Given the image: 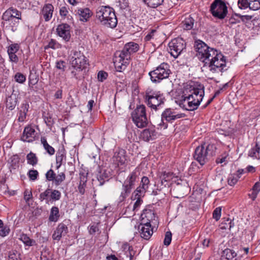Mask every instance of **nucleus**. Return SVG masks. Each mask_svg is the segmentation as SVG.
<instances>
[{
	"instance_id": "f257e3e1",
	"label": "nucleus",
	"mask_w": 260,
	"mask_h": 260,
	"mask_svg": "<svg viewBox=\"0 0 260 260\" xmlns=\"http://www.w3.org/2000/svg\"><path fill=\"white\" fill-rule=\"evenodd\" d=\"M204 95V86L192 83L185 86L182 95L176 102L181 108L187 111H194L198 109Z\"/></svg>"
},
{
	"instance_id": "f03ea898",
	"label": "nucleus",
	"mask_w": 260,
	"mask_h": 260,
	"mask_svg": "<svg viewBox=\"0 0 260 260\" xmlns=\"http://www.w3.org/2000/svg\"><path fill=\"white\" fill-rule=\"evenodd\" d=\"M139 49V45L134 42L126 44L122 50L116 52L113 59V62L117 71L124 70L129 63L131 54L136 52Z\"/></svg>"
},
{
	"instance_id": "7ed1b4c3",
	"label": "nucleus",
	"mask_w": 260,
	"mask_h": 260,
	"mask_svg": "<svg viewBox=\"0 0 260 260\" xmlns=\"http://www.w3.org/2000/svg\"><path fill=\"white\" fill-rule=\"evenodd\" d=\"M95 17L98 22L106 27L114 28L117 24V19L113 8L109 6H101L95 11Z\"/></svg>"
},
{
	"instance_id": "20e7f679",
	"label": "nucleus",
	"mask_w": 260,
	"mask_h": 260,
	"mask_svg": "<svg viewBox=\"0 0 260 260\" xmlns=\"http://www.w3.org/2000/svg\"><path fill=\"white\" fill-rule=\"evenodd\" d=\"M216 150V147L214 144H210L206 146L201 145L196 148L193 157L201 166H203L215 155Z\"/></svg>"
},
{
	"instance_id": "39448f33",
	"label": "nucleus",
	"mask_w": 260,
	"mask_h": 260,
	"mask_svg": "<svg viewBox=\"0 0 260 260\" xmlns=\"http://www.w3.org/2000/svg\"><path fill=\"white\" fill-rule=\"evenodd\" d=\"M139 175V169L136 168L129 174L125 180L122 184V191L118 199V202L119 203L125 201L126 198L128 197L136 183L138 181Z\"/></svg>"
},
{
	"instance_id": "423d86ee",
	"label": "nucleus",
	"mask_w": 260,
	"mask_h": 260,
	"mask_svg": "<svg viewBox=\"0 0 260 260\" xmlns=\"http://www.w3.org/2000/svg\"><path fill=\"white\" fill-rule=\"evenodd\" d=\"M194 48L197 52V56L199 60L206 63L213 57L216 49L209 47L203 41L198 40L194 42Z\"/></svg>"
},
{
	"instance_id": "0eeeda50",
	"label": "nucleus",
	"mask_w": 260,
	"mask_h": 260,
	"mask_svg": "<svg viewBox=\"0 0 260 260\" xmlns=\"http://www.w3.org/2000/svg\"><path fill=\"white\" fill-rule=\"evenodd\" d=\"M206 64L208 66L210 71L212 73L223 72L227 70L225 68V57L218 50H216L214 55L207 61Z\"/></svg>"
},
{
	"instance_id": "6e6552de",
	"label": "nucleus",
	"mask_w": 260,
	"mask_h": 260,
	"mask_svg": "<svg viewBox=\"0 0 260 260\" xmlns=\"http://www.w3.org/2000/svg\"><path fill=\"white\" fill-rule=\"evenodd\" d=\"M145 99L148 107L155 111L161 109L165 101L162 94L152 90L146 91Z\"/></svg>"
},
{
	"instance_id": "1a4fd4ad",
	"label": "nucleus",
	"mask_w": 260,
	"mask_h": 260,
	"mask_svg": "<svg viewBox=\"0 0 260 260\" xmlns=\"http://www.w3.org/2000/svg\"><path fill=\"white\" fill-rule=\"evenodd\" d=\"M171 73L168 63L163 62L155 70L149 73L151 80L154 83H158L161 80L169 77Z\"/></svg>"
},
{
	"instance_id": "9d476101",
	"label": "nucleus",
	"mask_w": 260,
	"mask_h": 260,
	"mask_svg": "<svg viewBox=\"0 0 260 260\" xmlns=\"http://www.w3.org/2000/svg\"><path fill=\"white\" fill-rule=\"evenodd\" d=\"M183 116V114L177 113L173 109L171 108L166 109L161 114V121L158 124V126L161 128L166 129L168 126V122L172 123L175 120L182 118Z\"/></svg>"
},
{
	"instance_id": "9b49d317",
	"label": "nucleus",
	"mask_w": 260,
	"mask_h": 260,
	"mask_svg": "<svg viewBox=\"0 0 260 260\" xmlns=\"http://www.w3.org/2000/svg\"><path fill=\"white\" fill-rule=\"evenodd\" d=\"M210 11L212 15L219 19H223L228 14V7L222 0H214L210 6Z\"/></svg>"
},
{
	"instance_id": "f8f14e48",
	"label": "nucleus",
	"mask_w": 260,
	"mask_h": 260,
	"mask_svg": "<svg viewBox=\"0 0 260 260\" xmlns=\"http://www.w3.org/2000/svg\"><path fill=\"white\" fill-rule=\"evenodd\" d=\"M168 47L171 55L176 58L185 49V42L181 38H175L169 43Z\"/></svg>"
},
{
	"instance_id": "ddd939ff",
	"label": "nucleus",
	"mask_w": 260,
	"mask_h": 260,
	"mask_svg": "<svg viewBox=\"0 0 260 260\" xmlns=\"http://www.w3.org/2000/svg\"><path fill=\"white\" fill-rule=\"evenodd\" d=\"M70 62L74 69L82 71L87 65V60L82 53L78 51H74Z\"/></svg>"
},
{
	"instance_id": "4468645a",
	"label": "nucleus",
	"mask_w": 260,
	"mask_h": 260,
	"mask_svg": "<svg viewBox=\"0 0 260 260\" xmlns=\"http://www.w3.org/2000/svg\"><path fill=\"white\" fill-rule=\"evenodd\" d=\"M71 31V27L67 23L59 24L56 28L57 35L66 42H69L70 40Z\"/></svg>"
},
{
	"instance_id": "2eb2a0df",
	"label": "nucleus",
	"mask_w": 260,
	"mask_h": 260,
	"mask_svg": "<svg viewBox=\"0 0 260 260\" xmlns=\"http://www.w3.org/2000/svg\"><path fill=\"white\" fill-rule=\"evenodd\" d=\"M125 161V151L122 149L117 150L112 158V161L115 167L118 168L119 166L124 165Z\"/></svg>"
},
{
	"instance_id": "dca6fc26",
	"label": "nucleus",
	"mask_w": 260,
	"mask_h": 260,
	"mask_svg": "<svg viewBox=\"0 0 260 260\" xmlns=\"http://www.w3.org/2000/svg\"><path fill=\"white\" fill-rule=\"evenodd\" d=\"M155 215L153 211L149 209H145L141 215V222L143 224H155L157 220L155 219Z\"/></svg>"
},
{
	"instance_id": "f3484780",
	"label": "nucleus",
	"mask_w": 260,
	"mask_h": 260,
	"mask_svg": "<svg viewBox=\"0 0 260 260\" xmlns=\"http://www.w3.org/2000/svg\"><path fill=\"white\" fill-rule=\"evenodd\" d=\"M36 137V131L31 125L24 127L21 140L24 142H32Z\"/></svg>"
},
{
	"instance_id": "a211bd4d",
	"label": "nucleus",
	"mask_w": 260,
	"mask_h": 260,
	"mask_svg": "<svg viewBox=\"0 0 260 260\" xmlns=\"http://www.w3.org/2000/svg\"><path fill=\"white\" fill-rule=\"evenodd\" d=\"M68 233V228L64 223H59L54 231L52 238L54 240L59 241L62 236H65Z\"/></svg>"
},
{
	"instance_id": "6ab92c4d",
	"label": "nucleus",
	"mask_w": 260,
	"mask_h": 260,
	"mask_svg": "<svg viewBox=\"0 0 260 260\" xmlns=\"http://www.w3.org/2000/svg\"><path fill=\"white\" fill-rule=\"evenodd\" d=\"M75 12L80 21L83 22H87L93 15L92 12L88 8H79Z\"/></svg>"
},
{
	"instance_id": "aec40b11",
	"label": "nucleus",
	"mask_w": 260,
	"mask_h": 260,
	"mask_svg": "<svg viewBox=\"0 0 260 260\" xmlns=\"http://www.w3.org/2000/svg\"><path fill=\"white\" fill-rule=\"evenodd\" d=\"M139 229L141 237L146 240L149 239L153 233L151 224H144L141 223L139 226Z\"/></svg>"
},
{
	"instance_id": "412c9836",
	"label": "nucleus",
	"mask_w": 260,
	"mask_h": 260,
	"mask_svg": "<svg viewBox=\"0 0 260 260\" xmlns=\"http://www.w3.org/2000/svg\"><path fill=\"white\" fill-rule=\"evenodd\" d=\"M157 133L154 127H151L144 129L140 134V138L144 141L149 142L156 138Z\"/></svg>"
},
{
	"instance_id": "4be33fe9",
	"label": "nucleus",
	"mask_w": 260,
	"mask_h": 260,
	"mask_svg": "<svg viewBox=\"0 0 260 260\" xmlns=\"http://www.w3.org/2000/svg\"><path fill=\"white\" fill-rule=\"evenodd\" d=\"M54 7L52 4H45L41 11V15L43 17L46 22L49 21L52 17Z\"/></svg>"
},
{
	"instance_id": "5701e85b",
	"label": "nucleus",
	"mask_w": 260,
	"mask_h": 260,
	"mask_svg": "<svg viewBox=\"0 0 260 260\" xmlns=\"http://www.w3.org/2000/svg\"><path fill=\"white\" fill-rule=\"evenodd\" d=\"M79 183L78 186L79 192L81 194H84L85 191L86 182L87 181V174L84 173H80L79 174Z\"/></svg>"
},
{
	"instance_id": "b1692460",
	"label": "nucleus",
	"mask_w": 260,
	"mask_h": 260,
	"mask_svg": "<svg viewBox=\"0 0 260 260\" xmlns=\"http://www.w3.org/2000/svg\"><path fill=\"white\" fill-rule=\"evenodd\" d=\"M29 105L27 103H23L22 104L20 110L19 112V115L18 120L19 122H22L24 121L26 119L27 113L28 111Z\"/></svg>"
},
{
	"instance_id": "393cba45",
	"label": "nucleus",
	"mask_w": 260,
	"mask_h": 260,
	"mask_svg": "<svg viewBox=\"0 0 260 260\" xmlns=\"http://www.w3.org/2000/svg\"><path fill=\"white\" fill-rule=\"evenodd\" d=\"M17 104V99L16 95L13 93L10 96H9L6 100V105L7 108L10 110H13Z\"/></svg>"
},
{
	"instance_id": "a878e982",
	"label": "nucleus",
	"mask_w": 260,
	"mask_h": 260,
	"mask_svg": "<svg viewBox=\"0 0 260 260\" xmlns=\"http://www.w3.org/2000/svg\"><path fill=\"white\" fill-rule=\"evenodd\" d=\"M194 23V19L190 16H188L182 21L181 27L185 30H190L193 28Z\"/></svg>"
},
{
	"instance_id": "bb28decb",
	"label": "nucleus",
	"mask_w": 260,
	"mask_h": 260,
	"mask_svg": "<svg viewBox=\"0 0 260 260\" xmlns=\"http://www.w3.org/2000/svg\"><path fill=\"white\" fill-rule=\"evenodd\" d=\"M110 177V172L106 170H101L97 175V179L99 182L100 185H103L104 183L108 181Z\"/></svg>"
},
{
	"instance_id": "cd10ccee",
	"label": "nucleus",
	"mask_w": 260,
	"mask_h": 260,
	"mask_svg": "<svg viewBox=\"0 0 260 260\" xmlns=\"http://www.w3.org/2000/svg\"><path fill=\"white\" fill-rule=\"evenodd\" d=\"M134 116L147 117L145 106L143 105L137 106L136 109L132 113V117Z\"/></svg>"
},
{
	"instance_id": "c85d7f7f",
	"label": "nucleus",
	"mask_w": 260,
	"mask_h": 260,
	"mask_svg": "<svg viewBox=\"0 0 260 260\" xmlns=\"http://www.w3.org/2000/svg\"><path fill=\"white\" fill-rule=\"evenodd\" d=\"M133 121L139 128H143L147 126L148 119L147 117H132Z\"/></svg>"
},
{
	"instance_id": "c756f323",
	"label": "nucleus",
	"mask_w": 260,
	"mask_h": 260,
	"mask_svg": "<svg viewBox=\"0 0 260 260\" xmlns=\"http://www.w3.org/2000/svg\"><path fill=\"white\" fill-rule=\"evenodd\" d=\"M60 216L59 209L58 207L54 206L51 209L50 214L49 217V220L50 221L56 222Z\"/></svg>"
},
{
	"instance_id": "7c9ffc66",
	"label": "nucleus",
	"mask_w": 260,
	"mask_h": 260,
	"mask_svg": "<svg viewBox=\"0 0 260 260\" xmlns=\"http://www.w3.org/2000/svg\"><path fill=\"white\" fill-rule=\"evenodd\" d=\"M66 158V153L64 149L59 150L56 154V168L58 169Z\"/></svg>"
},
{
	"instance_id": "2f4dec72",
	"label": "nucleus",
	"mask_w": 260,
	"mask_h": 260,
	"mask_svg": "<svg viewBox=\"0 0 260 260\" xmlns=\"http://www.w3.org/2000/svg\"><path fill=\"white\" fill-rule=\"evenodd\" d=\"M41 142L43 145L44 149L49 154L52 155L54 154L55 149L48 143L45 137H41Z\"/></svg>"
},
{
	"instance_id": "473e14b6",
	"label": "nucleus",
	"mask_w": 260,
	"mask_h": 260,
	"mask_svg": "<svg viewBox=\"0 0 260 260\" xmlns=\"http://www.w3.org/2000/svg\"><path fill=\"white\" fill-rule=\"evenodd\" d=\"M50 194V188H48L40 194L39 199L41 202L45 201L46 204H48L51 202Z\"/></svg>"
},
{
	"instance_id": "72a5a7b5",
	"label": "nucleus",
	"mask_w": 260,
	"mask_h": 260,
	"mask_svg": "<svg viewBox=\"0 0 260 260\" xmlns=\"http://www.w3.org/2000/svg\"><path fill=\"white\" fill-rule=\"evenodd\" d=\"M143 3L149 7L156 8L161 5L164 0H142Z\"/></svg>"
},
{
	"instance_id": "f704fd0d",
	"label": "nucleus",
	"mask_w": 260,
	"mask_h": 260,
	"mask_svg": "<svg viewBox=\"0 0 260 260\" xmlns=\"http://www.w3.org/2000/svg\"><path fill=\"white\" fill-rule=\"evenodd\" d=\"M19 239L26 246H31L36 244L35 241L31 239L26 234H22Z\"/></svg>"
},
{
	"instance_id": "c9c22d12",
	"label": "nucleus",
	"mask_w": 260,
	"mask_h": 260,
	"mask_svg": "<svg viewBox=\"0 0 260 260\" xmlns=\"http://www.w3.org/2000/svg\"><path fill=\"white\" fill-rule=\"evenodd\" d=\"M50 200L51 202H56L59 201L61 197L60 191L57 189L50 188Z\"/></svg>"
},
{
	"instance_id": "e433bc0d",
	"label": "nucleus",
	"mask_w": 260,
	"mask_h": 260,
	"mask_svg": "<svg viewBox=\"0 0 260 260\" xmlns=\"http://www.w3.org/2000/svg\"><path fill=\"white\" fill-rule=\"evenodd\" d=\"M66 178V176L65 173L64 172H60L57 175H56V177H55L53 182L54 183L55 186H59L65 180Z\"/></svg>"
},
{
	"instance_id": "4c0bfd02",
	"label": "nucleus",
	"mask_w": 260,
	"mask_h": 260,
	"mask_svg": "<svg viewBox=\"0 0 260 260\" xmlns=\"http://www.w3.org/2000/svg\"><path fill=\"white\" fill-rule=\"evenodd\" d=\"M61 48V44H60L56 40L52 39H51L50 41L48 42V45L44 47L45 50L48 48H51L52 49L55 50L60 49Z\"/></svg>"
},
{
	"instance_id": "58836bf2",
	"label": "nucleus",
	"mask_w": 260,
	"mask_h": 260,
	"mask_svg": "<svg viewBox=\"0 0 260 260\" xmlns=\"http://www.w3.org/2000/svg\"><path fill=\"white\" fill-rule=\"evenodd\" d=\"M9 9L11 10V14H13V16L12 17L13 21H15L17 24H18L19 20L21 19V12L13 7L10 8Z\"/></svg>"
},
{
	"instance_id": "ea45409f",
	"label": "nucleus",
	"mask_w": 260,
	"mask_h": 260,
	"mask_svg": "<svg viewBox=\"0 0 260 260\" xmlns=\"http://www.w3.org/2000/svg\"><path fill=\"white\" fill-rule=\"evenodd\" d=\"M186 186H181L179 184H176V185L173 188V190L177 192L178 193V195L180 196L177 197V198L183 197L186 193Z\"/></svg>"
},
{
	"instance_id": "a19ab883",
	"label": "nucleus",
	"mask_w": 260,
	"mask_h": 260,
	"mask_svg": "<svg viewBox=\"0 0 260 260\" xmlns=\"http://www.w3.org/2000/svg\"><path fill=\"white\" fill-rule=\"evenodd\" d=\"M27 163L32 166L36 165L38 162V158L36 154L30 152L26 156Z\"/></svg>"
},
{
	"instance_id": "79ce46f5",
	"label": "nucleus",
	"mask_w": 260,
	"mask_h": 260,
	"mask_svg": "<svg viewBox=\"0 0 260 260\" xmlns=\"http://www.w3.org/2000/svg\"><path fill=\"white\" fill-rule=\"evenodd\" d=\"M123 248L125 250V254L126 256L129 257V260H133L135 252L133 250L132 247L126 244L123 245Z\"/></svg>"
},
{
	"instance_id": "37998d69",
	"label": "nucleus",
	"mask_w": 260,
	"mask_h": 260,
	"mask_svg": "<svg viewBox=\"0 0 260 260\" xmlns=\"http://www.w3.org/2000/svg\"><path fill=\"white\" fill-rule=\"evenodd\" d=\"M240 178V176L235 173L230 175L228 179V184L230 186H234Z\"/></svg>"
},
{
	"instance_id": "c03bdc74",
	"label": "nucleus",
	"mask_w": 260,
	"mask_h": 260,
	"mask_svg": "<svg viewBox=\"0 0 260 260\" xmlns=\"http://www.w3.org/2000/svg\"><path fill=\"white\" fill-rule=\"evenodd\" d=\"M13 14H11V10L9 9L7 10L3 15L2 19L4 21L6 22H8L10 23V22H13V20L12 19Z\"/></svg>"
},
{
	"instance_id": "a18cd8bd",
	"label": "nucleus",
	"mask_w": 260,
	"mask_h": 260,
	"mask_svg": "<svg viewBox=\"0 0 260 260\" xmlns=\"http://www.w3.org/2000/svg\"><path fill=\"white\" fill-rule=\"evenodd\" d=\"M19 159L17 156H13L11 158L10 170H15L19 167Z\"/></svg>"
},
{
	"instance_id": "49530a36",
	"label": "nucleus",
	"mask_w": 260,
	"mask_h": 260,
	"mask_svg": "<svg viewBox=\"0 0 260 260\" xmlns=\"http://www.w3.org/2000/svg\"><path fill=\"white\" fill-rule=\"evenodd\" d=\"M249 8L250 10L256 11L260 9L259 0H249Z\"/></svg>"
},
{
	"instance_id": "de8ad7c7",
	"label": "nucleus",
	"mask_w": 260,
	"mask_h": 260,
	"mask_svg": "<svg viewBox=\"0 0 260 260\" xmlns=\"http://www.w3.org/2000/svg\"><path fill=\"white\" fill-rule=\"evenodd\" d=\"M8 260H21L20 254L16 250H12L9 253Z\"/></svg>"
},
{
	"instance_id": "09e8293b",
	"label": "nucleus",
	"mask_w": 260,
	"mask_h": 260,
	"mask_svg": "<svg viewBox=\"0 0 260 260\" xmlns=\"http://www.w3.org/2000/svg\"><path fill=\"white\" fill-rule=\"evenodd\" d=\"M150 184V181L147 177L144 176L142 178L140 185L141 187L143 188V191L144 190H147L149 187V185Z\"/></svg>"
},
{
	"instance_id": "8fccbe9b",
	"label": "nucleus",
	"mask_w": 260,
	"mask_h": 260,
	"mask_svg": "<svg viewBox=\"0 0 260 260\" xmlns=\"http://www.w3.org/2000/svg\"><path fill=\"white\" fill-rule=\"evenodd\" d=\"M14 78L16 82L20 84L23 83L26 81V76L21 73H17Z\"/></svg>"
},
{
	"instance_id": "3c124183",
	"label": "nucleus",
	"mask_w": 260,
	"mask_h": 260,
	"mask_svg": "<svg viewBox=\"0 0 260 260\" xmlns=\"http://www.w3.org/2000/svg\"><path fill=\"white\" fill-rule=\"evenodd\" d=\"M20 46L17 43L12 44L10 45L7 50L8 54L9 53H16L19 50Z\"/></svg>"
},
{
	"instance_id": "603ef678",
	"label": "nucleus",
	"mask_w": 260,
	"mask_h": 260,
	"mask_svg": "<svg viewBox=\"0 0 260 260\" xmlns=\"http://www.w3.org/2000/svg\"><path fill=\"white\" fill-rule=\"evenodd\" d=\"M135 199H137V201L135 202L132 208L133 211L134 212L133 215H134L135 213L139 210L143 202L142 200L140 197H135Z\"/></svg>"
},
{
	"instance_id": "864d4df0",
	"label": "nucleus",
	"mask_w": 260,
	"mask_h": 260,
	"mask_svg": "<svg viewBox=\"0 0 260 260\" xmlns=\"http://www.w3.org/2000/svg\"><path fill=\"white\" fill-rule=\"evenodd\" d=\"M10 232V229L9 226L8 225H3V227L1 228L0 230V236L2 237H4L9 235Z\"/></svg>"
},
{
	"instance_id": "5fc2aeb1",
	"label": "nucleus",
	"mask_w": 260,
	"mask_h": 260,
	"mask_svg": "<svg viewBox=\"0 0 260 260\" xmlns=\"http://www.w3.org/2000/svg\"><path fill=\"white\" fill-rule=\"evenodd\" d=\"M46 179L49 181H53L55 177H56V173L52 169H50L45 174Z\"/></svg>"
},
{
	"instance_id": "6e6d98bb",
	"label": "nucleus",
	"mask_w": 260,
	"mask_h": 260,
	"mask_svg": "<svg viewBox=\"0 0 260 260\" xmlns=\"http://www.w3.org/2000/svg\"><path fill=\"white\" fill-rule=\"evenodd\" d=\"M171 177L172 174L171 173H167L166 172H164L160 176L161 184H164V181L167 182L169 180H170L171 178Z\"/></svg>"
},
{
	"instance_id": "4d7b16f0",
	"label": "nucleus",
	"mask_w": 260,
	"mask_h": 260,
	"mask_svg": "<svg viewBox=\"0 0 260 260\" xmlns=\"http://www.w3.org/2000/svg\"><path fill=\"white\" fill-rule=\"evenodd\" d=\"M172 233L171 232L168 231L166 233L165 239L164 240V244L165 245L169 246L172 241Z\"/></svg>"
},
{
	"instance_id": "13d9d810",
	"label": "nucleus",
	"mask_w": 260,
	"mask_h": 260,
	"mask_svg": "<svg viewBox=\"0 0 260 260\" xmlns=\"http://www.w3.org/2000/svg\"><path fill=\"white\" fill-rule=\"evenodd\" d=\"M249 2L248 0H238V7L241 9H245L249 8Z\"/></svg>"
},
{
	"instance_id": "bf43d9fd",
	"label": "nucleus",
	"mask_w": 260,
	"mask_h": 260,
	"mask_svg": "<svg viewBox=\"0 0 260 260\" xmlns=\"http://www.w3.org/2000/svg\"><path fill=\"white\" fill-rule=\"evenodd\" d=\"M221 208L219 207L215 209L213 212V218L218 221L221 216Z\"/></svg>"
},
{
	"instance_id": "052dcab7",
	"label": "nucleus",
	"mask_w": 260,
	"mask_h": 260,
	"mask_svg": "<svg viewBox=\"0 0 260 260\" xmlns=\"http://www.w3.org/2000/svg\"><path fill=\"white\" fill-rule=\"evenodd\" d=\"M55 67L57 69L64 72L66 68V63L64 61L60 60L56 62Z\"/></svg>"
},
{
	"instance_id": "680f3d73",
	"label": "nucleus",
	"mask_w": 260,
	"mask_h": 260,
	"mask_svg": "<svg viewBox=\"0 0 260 260\" xmlns=\"http://www.w3.org/2000/svg\"><path fill=\"white\" fill-rule=\"evenodd\" d=\"M38 172L35 170H30L28 173V177L31 180H36L38 176Z\"/></svg>"
},
{
	"instance_id": "e2e57ef3",
	"label": "nucleus",
	"mask_w": 260,
	"mask_h": 260,
	"mask_svg": "<svg viewBox=\"0 0 260 260\" xmlns=\"http://www.w3.org/2000/svg\"><path fill=\"white\" fill-rule=\"evenodd\" d=\"M143 188L141 187V186L140 185L137 188L136 190L134 191V193L135 194V196L136 197H140L144 194L146 190H144L143 191Z\"/></svg>"
},
{
	"instance_id": "0e129e2a",
	"label": "nucleus",
	"mask_w": 260,
	"mask_h": 260,
	"mask_svg": "<svg viewBox=\"0 0 260 260\" xmlns=\"http://www.w3.org/2000/svg\"><path fill=\"white\" fill-rule=\"evenodd\" d=\"M108 77V74L104 71H100L98 74V79L99 81L103 82L107 79Z\"/></svg>"
},
{
	"instance_id": "69168bd1",
	"label": "nucleus",
	"mask_w": 260,
	"mask_h": 260,
	"mask_svg": "<svg viewBox=\"0 0 260 260\" xmlns=\"http://www.w3.org/2000/svg\"><path fill=\"white\" fill-rule=\"evenodd\" d=\"M32 195L31 191L26 189L24 192V199L26 203H28L29 201L32 198Z\"/></svg>"
},
{
	"instance_id": "338daca9",
	"label": "nucleus",
	"mask_w": 260,
	"mask_h": 260,
	"mask_svg": "<svg viewBox=\"0 0 260 260\" xmlns=\"http://www.w3.org/2000/svg\"><path fill=\"white\" fill-rule=\"evenodd\" d=\"M256 152H257V150L255 148V147H253L249 151L248 156L252 158L259 159V156H257V154Z\"/></svg>"
},
{
	"instance_id": "774afa93",
	"label": "nucleus",
	"mask_w": 260,
	"mask_h": 260,
	"mask_svg": "<svg viewBox=\"0 0 260 260\" xmlns=\"http://www.w3.org/2000/svg\"><path fill=\"white\" fill-rule=\"evenodd\" d=\"M10 61L15 63H18L19 61V58L16 54V53H9L8 54Z\"/></svg>"
}]
</instances>
